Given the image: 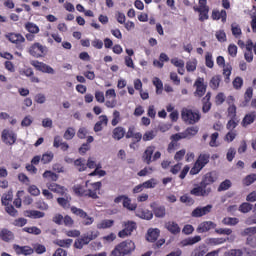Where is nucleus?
<instances>
[{
    "label": "nucleus",
    "mask_w": 256,
    "mask_h": 256,
    "mask_svg": "<svg viewBox=\"0 0 256 256\" xmlns=\"http://www.w3.org/2000/svg\"><path fill=\"white\" fill-rule=\"evenodd\" d=\"M125 137L126 139H131L129 147L135 151V149L139 147L138 143H141V139H143V134L141 132H137L135 126H130Z\"/></svg>",
    "instance_id": "6"
},
{
    "label": "nucleus",
    "mask_w": 256,
    "mask_h": 256,
    "mask_svg": "<svg viewBox=\"0 0 256 256\" xmlns=\"http://www.w3.org/2000/svg\"><path fill=\"white\" fill-rule=\"evenodd\" d=\"M22 231L29 233L30 235H41V230L37 226L24 227Z\"/></svg>",
    "instance_id": "48"
},
{
    "label": "nucleus",
    "mask_w": 256,
    "mask_h": 256,
    "mask_svg": "<svg viewBox=\"0 0 256 256\" xmlns=\"http://www.w3.org/2000/svg\"><path fill=\"white\" fill-rule=\"evenodd\" d=\"M121 122V113L118 110H115L113 112V119L111 121L112 127H117L119 123Z\"/></svg>",
    "instance_id": "51"
},
{
    "label": "nucleus",
    "mask_w": 256,
    "mask_h": 256,
    "mask_svg": "<svg viewBox=\"0 0 256 256\" xmlns=\"http://www.w3.org/2000/svg\"><path fill=\"white\" fill-rule=\"evenodd\" d=\"M25 29L26 31H28V33L37 35V33H39L40 29L39 26H37V24L33 23V22H27L25 24Z\"/></svg>",
    "instance_id": "38"
},
{
    "label": "nucleus",
    "mask_w": 256,
    "mask_h": 256,
    "mask_svg": "<svg viewBox=\"0 0 256 256\" xmlns=\"http://www.w3.org/2000/svg\"><path fill=\"white\" fill-rule=\"evenodd\" d=\"M6 39H8V41H10V43H13L14 45H16V47L19 49V45H21V43H25V37H23V35L19 34V33H8L5 35Z\"/></svg>",
    "instance_id": "13"
},
{
    "label": "nucleus",
    "mask_w": 256,
    "mask_h": 256,
    "mask_svg": "<svg viewBox=\"0 0 256 256\" xmlns=\"http://www.w3.org/2000/svg\"><path fill=\"white\" fill-rule=\"evenodd\" d=\"M40 157H41V163L43 165H49V163H51V161H53V159H55V154H53V152H51V151H48Z\"/></svg>",
    "instance_id": "36"
},
{
    "label": "nucleus",
    "mask_w": 256,
    "mask_h": 256,
    "mask_svg": "<svg viewBox=\"0 0 256 256\" xmlns=\"http://www.w3.org/2000/svg\"><path fill=\"white\" fill-rule=\"evenodd\" d=\"M226 256H243V250L232 249L226 254Z\"/></svg>",
    "instance_id": "64"
},
{
    "label": "nucleus",
    "mask_w": 256,
    "mask_h": 256,
    "mask_svg": "<svg viewBox=\"0 0 256 256\" xmlns=\"http://www.w3.org/2000/svg\"><path fill=\"white\" fill-rule=\"evenodd\" d=\"M134 229H137V223L133 221L124 222V229L119 231L118 237L125 239V237H129L133 233Z\"/></svg>",
    "instance_id": "12"
},
{
    "label": "nucleus",
    "mask_w": 256,
    "mask_h": 256,
    "mask_svg": "<svg viewBox=\"0 0 256 256\" xmlns=\"http://www.w3.org/2000/svg\"><path fill=\"white\" fill-rule=\"evenodd\" d=\"M153 153H155V146H148L143 154V162L146 163V165H151V162L153 161Z\"/></svg>",
    "instance_id": "20"
},
{
    "label": "nucleus",
    "mask_w": 256,
    "mask_h": 256,
    "mask_svg": "<svg viewBox=\"0 0 256 256\" xmlns=\"http://www.w3.org/2000/svg\"><path fill=\"white\" fill-rule=\"evenodd\" d=\"M205 65L209 69H213V67L215 65V62H213V55L209 52H207L206 56H205Z\"/></svg>",
    "instance_id": "53"
},
{
    "label": "nucleus",
    "mask_w": 256,
    "mask_h": 256,
    "mask_svg": "<svg viewBox=\"0 0 256 256\" xmlns=\"http://www.w3.org/2000/svg\"><path fill=\"white\" fill-rule=\"evenodd\" d=\"M242 235L245 237L247 235H256V226L248 227L243 230Z\"/></svg>",
    "instance_id": "62"
},
{
    "label": "nucleus",
    "mask_w": 256,
    "mask_h": 256,
    "mask_svg": "<svg viewBox=\"0 0 256 256\" xmlns=\"http://www.w3.org/2000/svg\"><path fill=\"white\" fill-rule=\"evenodd\" d=\"M30 65H32V67H35L37 71H41V73H48L49 75H55V69H53V67L43 62H39L38 60H32L30 62Z\"/></svg>",
    "instance_id": "11"
},
{
    "label": "nucleus",
    "mask_w": 256,
    "mask_h": 256,
    "mask_svg": "<svg viewBox=\"0 0 256 256\" xmlns=\"http://www.w3.org/2000/svg\"><path fill=\"white\" fill-rule=\"evenodd\" d=\"M213 21H219V19H221L222 23H227V11L225 10H217L214 9L212 11V15H211Z\"/></svg>",
    "instance_id": "21"
},
{
    "label": "nucleus",
    "mask_w": 256,
    "mask_h": 256,
    "mask_svg": "<svg viewBox=\"0 0 256 256\" xmlns=\"http://www.w3.org/2000/svg\"><path fill=\"white\" fill-rule=\"evenodd\" d=\"M199 133V127L197 126H191L188 127L184 132H182V137L184 139H191L192 137H195Z\"/></svg>",
    "instance_id": "26"
},
{
    "label": "nucleus",
    "mask_w": 256,
    "mask_h": 256,
    "mask_svg": "<svg viewBox=\"0 0 256 256\" xmlns=\"http://www.w3.org/2000/svg\"><path fill=\"white\" fill-rule=\"evenodd\" d=\"M125 135H127V132L125 131V128H123L122 126H118L114 128L112 131V137L116 141H121V139H123Z\"/></svg>",
    "instance_id": "25"
},
{
    "label": "nucleus",
    "mask_w": 256,
    "mask_h": 256,
    "mask_svg": "<svg viewBox=\"0 0 256 256\" xmlns=\"http://www.w3.org/2000/svg\"><path fill=\"white\" fill-rule=\"evenodd\" d=\"M13 249L16 253V255H33L34 250L31 248V246H20L18 244L13 245Z\"/></svg>",
    "instance_id": "16"
},
{
    "label": "nucleus",
    "mask_w": 256,
    "mask_h": 256,
    "mask_svg": "<svg viewBox=\"0 0 256 256\" xmlns=\"http://www.w3.org/2000/svg\"><path fill=\"white\" fill-rule=\"evenodd\" d=\"M231 31H232V35L236 39H239V37H241V35H243V32L241 31V27L238 24H232Z\"/></svg>",
    "instance_id": "49"
},
{
    "label": "nucleus",
    "mask_w": 256,
    "mask_h": 256,
    "mask_svg": "<svg viewBox=\"0 0 256 256\" xmlns=\"http://www.w3.org/2000/svg\"><path fill=\"white\" fill-rule=\"evenodd\" d=\"M207 253V246L205 244L197 246L190 254V256H205Z\"/></svg>",
    "instance_id": "33"
},
{
    "label": "nucleus",
    "mask_w": 256,
    "mask_h": 256,
    "mask_svg": "<svg viewBox=\"0 0 256 256\" xmlns=\"http://www.w3.org/2000/svg\"><path fill=\"white\" fill-rule=\"evenodd\" d=\"M215 36L217 41L220 43H225V41H227V34L225 33V30H218Z\"/></svg>",
    "instance_id": "55"
},
{
    "label": "nucleus",
    "mask_w": 256,
    "mask_h": 256,
    "mask_svg": "<svg viewBox=\"0 0 256 256\" xmlns=\"http://www.w3.org/2000/svg\"><path fill=\"white\" fill-rule=\"evenodd\" d=\"M122 205L124 209H127L128 211H137V203H131V198H129V196H126Z\"/></svg>",
    "instance_id": "37"
},
{
    "label": "nucleus",
    "mask_w": 256,
    "mask_h": 256,
    "mask_svg": "<svg viewBox=\"0 0 256 256\" xmlns=\"http://www.w3.org/2000/svg\"><path fill=\"white\" fill-rule=\"evenodd\" d=\"M219 85H221V76L220 75L213 76L210 80L211 89H213L214 91H217L219 89Z\"/></svg>",
    "instance_id": "39"
},
{
    "label": "nucleus",
    "mask_w": 256,
    "mask_h": 256,
    "mask_svg": "<svg viewBox=\"0 0 256 256\" xmlns=\"http://www.w3.org/2000/svg\"><path fill=\"white\" fill-rule=\"evenodd\" d=\"M2 141L6 145H15L17 141V134L5 129L2 131Z\"/></svg>",
    "instance_id": "15"
},
{
    "label": "nucleus",
    "mask_w": 256,
    "mask_h": 256,
    "mask_svg": "<svg viewBox=\"0 0 256 256\" xmlns=\"http://www.w3.org/2000/svg\"><path fill=\"white\" fill-rule=\"evenodd\" d=\"M2 205H9L13 202V191L9 190L6 194H3L2 198Z\"/></svg>",
    "instance_id": "41"
},
{
    "label": "nucleus",
    "mask_w": 256,
    "mask_h": 256,
    "mask_svg": "<svg viewBox=\"0 0 256 256\" xmlns=\"http://www.w3.org/2000/svg\"><path fill=\"white\" fill-rule=\"evenodd\" d=\"M57 203L58 205H60V207H63V209H69L70 207V203H69V200L68 199H65V198H57Z\"/></svg>",
    "instance_id": "59"
},
{
    "label": "nucleus",
    "mask_w": 256,
    "mask_h": 256,
    "mask_svg": "<svg viewBox=\"0 0 256 256\" xmlns=\"http://www.w3.org/2000/svg\"><path fill=\"white\" fill-rule=\"evenodd\" d=\"M240 213H249L250 211H253V204L248 203V202H243L240 206L239 209Z\"/></svg>",
    "instance_id": "47"
},
{
    "label": "nucleus",
    "mask_w": 256,
    "mask_h": 256,
    "mask_svg": "<svg viewBox=\"0 0 256 256\" xmlns=\"http://www.w3.org/2000/svg\"><path fill=\"white\" fill-rule=\"evenodd\" d=\"M211 159V154L209 153H201L196 162L194 163L193 167L190 169V175H199L203 168L206 165H209V161Z\"/></svg>",
    "instance_id": "4"
},
{
    "label": "nucleus",
    "mask_w": 256,
    "mask_h": 256,
    "mask_svg": "<svg viewBox=\"0 0 256 256\" xmlns=\"http://www.w3.org/2000/svg\"><path fill=\"white\" fill-rule=\"evenodd\" d=\"M199 6H194L193 9L196 13H199V21H207L209 19V6L207 0H199Z\"/></svg>",
    "instance_id": "8"
},
{
    "label": "nucleus",
    "mask_w": 256,
    "mask_h": 256,
    "mask_svg": "<svg viewBox=\"0 0 256 256\" xmlns=\"http://www.w3.org/2000/svg\"><path fill=\"white\" fill-rule=\"evenodd\" d=\"M136 217H139L140 219H146V221H151V219H153V212L151 210L138 208L136 210Z\"/></svg>",
    "instance_id": "23"
},
{
    "label": "nucleus",
    "mask_w": 256,
    "mask_h": 256,
    "mask_svg": "<svg viewBox=\"0 0 256 256\" xmlns=\"http://www.w3.org/2000/svg\"><path fill=\"white\" fill-rule=\"evenodd\" d=\"M115 224L113 220H103L100 224L97 225L98 229H109L112 225Z\"/></svg>",
    "instance_id": "52"
},
{
    "label": "nucleus",
    "mask_w": 256,
    "mask_h": 256,
    "mask_svg": "<svg viewBox=\"0 0 256 256\" xmlns=\"http://www.w3.org/2000/svg\"><path fill=\"white\" fill-rule=\"evenodd\" d=\"M0 239H2V241H5L6 243H9V241H13V239H15V235L13 234V232H11V230L4 228L0 232Z\"/></svg>",
    "instance_id": "28"
},
{
    "label": "nucleus",
    "mask_w": 256,
    "mask_h": 256,
    "mask_svg": "<svg viewBox=\"0 0 256 256\" xmlns=\"http://www.w3.org/2000/svg\"><path fill=\"white\" fill-rule=\"evenodd\" d=\"M194 87L196 88L194 96L199 97V99L207 93V84H205L204 78L198 77L194 83Z\"/></svg>",
    "instance_id": "10"
},
{
    "label": "nucleus",
    "mask_w": 256,
    "mask_h": 256,
    "mask_svg": "<svg viewBox=\"0 0 256 256\" xmlns=\"http://www.w3.org/2000/svg\"><path fill=\"white\" fill-rule=\"evenodd\" d=\"M217 227V224H215L212 221H204L199 224L196 231L197 233H207L208 231H211V229H215Z\"/></svg>",
    "instance_id": "17"
},
{
    "label": "nucleus",
    "mask_w": 256,
    "mask_h": 256,
    "mask_svg": "<svg viewBox=\"0 0 256 256\" xmlns=\"http://www.w3.org/2000/svg\"><path fill=\"white\" fill-rule=\"evenodd\" d=\"M253 215L245 220L246 225H256V203L254 205Z\"/></svg>",
    "instance_id": "58"
},
{
    "label": "nucleus",
    "mask_w": 256,
    "mask_h": 256,
    "mask_svg": "<svg viewBox=\"0 0 256 256\" xmlns=\"http://www.w3.org/2000/svg\"><path fill=\"white\" fill-rule=\"evenodd\" d=\"M26 223H27V219L17 218L12 222V225H14V227H25Z\"/></svg>",
    "instance_id": "60"
},
{
    "label": "nucleus",
    "mask_w": 256,
    "mask_h": 256,
    "mask_svg": "<svg viewBox=\"0 0 256 256\" xmlns=\"http://www.w3.org/2000/svg\"><path fill=\"white\" fill-rule=\"evenodd\" d=\"M25 216L30 219H43V217H45V212H41L39 210H27L25 212Z\"/></svg>",
    "instance_id": "30"
},
{
    "label": "nucleus",
    "mask_w": 256,
    "mask_h": 256,
    "mask_svg": "<svg viewBox=\"0 0 256 256\" xmlns=\"http://www.w3.org/2000/svg\"><path fill=\"white\" fill-rule=\"evenodd\" d=\"M74 166L80 173H83V171H87V163H85V159L78 158L74 160Z\"/></svg>",
    "instance_id": "35"
},
{
    "label": "nucleus",
    "mask_w": 256,
    "mask_h": 256,
    "mask_svg": "<svg viewBox=\"0 0 256 256\" xmlns=\"http://www.w3.org/2000/svg\"><path fill=\"white\" fill-rule=\"evenodd\" d=\"M211 92H207L205 97L202 98V112L209 113L211 111Z\"/></svg>",
    "instance_id": "22"
},
{
    "label": "nucleus",
    "mask_w": 256,
    "mask_h": 256,
    "mask_svg": "<svg viewBox=\"0 0 256 256\" xmlns=\"http://www.w3.org/2000/svg\"><path fill=\"white\" fill-rule=\"evenodd\" d=\"M135 251V242L132 240H126L116 245L112 250L110 256H125L131 255Z\"/></svg>",
    "instance_id": "3"
},
{
    "label": "nucleus",
    "mask_w": 256,
    "mask_h": 256,
    "mask_svg": "<svg viewBox=\"0 0 256 256\" xmlns=\"http://www.w3.org/2000/svg\"><path fill=\"white\" fill-rule=\"evenodd\" d=\"M231 180L226 179L224 180L218 187V191H227L229 189H231Z\"/></svg>",
    "instance_id": "56"
},
{
    "label": "nucleus",
    "mask_w": 256,
    "mask_h": 256,
    "mask_svg": "<svg viewBox=\"0 0 256 256\" xmlns=\"http://www.w3.org/2000/svg\"><path fill=\"white\" fill-rule=\"evenodd\" d=\"M256 181V174L252 173L250 175H247L243 180L242 183L245 185V187H249V185H253Z\"/></svg>",
    "instance_id": "43"
},
{
    "label": "nucleus",
    "mask_w": 256,
    "mask_h": 256,
    "mask_svg": "<svg viewBox=\"0 0 256 256\" xmlns=\"http://www.w3.org/2000/svg\"><path fill=\"white\" fill-rule=\"evenodd\" d=\"M199 241H201V236L197 235L182 240L181 244L183 245V247H187L189 245H195L196 243H199Z\"/></svg>",
    "instance_id": "34"
},
{
    "label": "nucleus",
    "mask_w": 256,
    "mask_h": 256,
    "mask_svg": "<svg viewBox=\"0 0 256 256\" xmlns=\"http://www.w3.org/2000/svg\"><path fill=\"white\" fill-rule=\"evenodd\" d=\"M222 223L224 225H237V223H239V219L238 218H224L222 220Z\"/></svg>",
    "instance_id": "61"
},
{
    "label": "nucleus",
    "mask_w": 256,
    "mask_h": 256,
    "mask_svg": "<svg viewBox=\"0 0 256 256\" xmlns=\"http://www.w3.org/2000/svg\"><path fill=\"white\" fill-rule=\"evenodd\" d=\"M71 213H73V215H76V217H80V219H82V223L83 225L89 226V225H93V223L95 222V218L90 217L87 212H85V210L81 209V208H77L75 206H72L70 208Z\"/></svg>",
    "instance_id": "7"
},
{
    "label": "nucleus",
    "mask_w": 256,
    "mask_h": 256,
    "mask_svg": "<svg viewBox=\"0 0 256 256\" xmlns=\"http://www.w3.org/2000/svg\"><path fill=\"white\" fill-rule=\"evenodd\" d=\"M160 234H161V230H159L158 228H156V229L150 228L147 231L146 240L149 243H155V241H157V239H159Z\"/></svg>",
    "instance_id": "18"
},
{
    "label": "nucleus",
    "mask_w": 256,
    "mask_h": 256,
    "mask_svg": "<svg viewBox=\"0 0 256 256\" xmlns=\"http://www.w3.org/2000/svg\"><path fill=\"white\" fill-rule=\"evenodd\" d=\"M47 187L49 191H52L53 193H57L58 195H65V187L57 183H48Z\"/></svg>",
    "instance_id": "27"
},
{
    "label": "nucleus",
    "mask_w": 256,
    "mask_h": 256,
    "mask_svg": "<svg viewBox=\"0 0 256 256\" xmlns=\"http://www.w3.org/2000/svg\"><path fill=\"white\" fill-rule=\"evenodd\" d=\"M144 189H155L157 187V180L155 178H151L142 183Z\"/></svg>",
    "instance_id": "50"
},
{
    "label": "nucleus",
    "mask_w": 256,
    "mask_h": 256,
    "mask_svg": "<svg viewBox=\"0 0 256 256\" xmlns=\"http://www.w3.org/2000/svg\"><path fill=\"white\" fill-rule=\"evenodd\" d=\"M256 119V113L251 112L249 114H246L242 120V126L243 127H248V125H251L252 123H255Z\"/></svg>",
    "instance_id": "31"
},
{
    "label": "nucleus",
    "mask_w": 256,
    "mask_h": 256,
    "mask_svg": "<svg viewBox=\"0 0 256 256\" xmlns=\"http://www.w3.org/2000/svg\"><path fill=\"white\" fill-rule=\"evenodd\" d=\"M91 188L86 190L85 187L78 185L74 187V193L78 195V197H90V199H99V193L101 191V187L103 184L101 182L91 183Z\"/></svg>",
    "instance_id": "2"
},
{
    "label": "nucleus",
    "mask_w": 256,
    "mask_h": 256,
    "mask_svg": "<svg viewBox=\"0 0 256 256\" xmlns=\"http://www.w3.org/2000/svg\"><path fill=\"white\" fill-rule=\"evenodd\" d=\"M253 99V87H248L244 93V101L241 103V107H247Z\"/></svg>",
    "instance_id": "29"
},
{
    "label": "nucleus",
    "mask_w": 256,
    "mask_h": 256,
    "mask_svg": "<svg viewBox=\"0 0 256 256\" xmlns=\"http://www.w3.org/2000/svg\"><path fill=\"white\" fill-rule=\"evenodd\" d=\"M228 54L231 56V57H237V45L235 44H230L228 46Z\"/></svg>",
    "instance_id": "63"
},
{
    "label": "nucleus",
    "mask_w": 256,
    "mask_h": 256,
    "mask_svg": "<svg viewBox=\"0 0 256 256\" xmlns=\"http://www.w3.org/2000/svg\"><path fill=\"white\" fill-rule=\"evenodd\" d=\"M76 135V132H75V128L73 127H68L66 129V131L64 132V135H63V138L66 140V141H71V139H73Z\"/></svg>",
    "instance_id": "44"
},
{
    "label": "nucleus",
    "mask_w": 256,
    "mask_h": 256,
    "mask_svg": "<svg viewBox=\"0 0 256 256\" xmlns=\"http://www.w3.org/2000/svg\"><path fill=\"white\" fill-rule=\"evenodd\" d=\"M217 179H219V173L217 171L213 170L210 172H207L200 182V185L197 187H194L190 194L194 195L195 197H209L211 195V187L209 185H213V183L217 182Z\"/></svg>",
    "instance_id": "1"
},
{
    "label": "nucleus",
    "mask_w": 256,
    "mask_h": 256,
    "mask_svg": "<svg viewBox=\"0 0 256 256\" xmlns=\"http://www.w3.org/2000/svg\"><path fill=\"white\" fill-rule=\"evenodd\" d=\"M73 244V239H59L56 241V245H58V247H64L66 249H69V247H71V245Z\"/></svg>",
    "instance_id": "45"
},
{
    "label": "nucleus",
    "mask_w": 256,
    "mask_h": 256,
    "mask_svg": "<svg viewBox=\"0 0 256 256\" xmlns=\"http://www.w3.org/2000/svg\"><path fill=\"white\" fill-rule=\"evenodd\" d=\"M29 53L32 57L39 59L40 57H45V55H47V47L43 46L39 42H36L30 46Z\"/></svg>",
    "instance_id": "9"
},
{
    "label": "nucleus",
    "mask_w": 256,
    "mask_h": 256,
    "mask_svg": "<svg viewBox=\"0 0 256 256\" xmlns=\"http://www.w3.org/2000/svg\"><path fill=\"white\" fill-rule=\"evenodd\" d=\"M231 71H233V67H231V65L227 64L226 66H223V75L226 83L231 81Z\"/></svg>",
    "instance_id": "46"
},
{
    "label": "nucleus",
    "mask_w": 256,
    "mask_h": 256,
    "mask_svg": "<svg viewBox=\"0 0 256 256\" xmlns=\"http://www.w3.org/2000/svg\"><path fill=\"white\" fill-rule=\"evenodd\" d=\"M211 209H213V205L211 204H208L204 207H197L192 211L191 217L199 218L205 215H209V213H211Z\"/></svg>",
    "instance_id": "14"
},
{
    "label": "nucleus",
    "mask_w": 256,
    "mask_h": 256,
    "mask_svg": "<svg viewBox=\"0 0 256 256\" xmlns=\"http://www.w3.org/2000/svg\"><path fill=\"white\" fill-rule=\"evenodd\" d=\"M181 117L187 125H195V123L201 121V113H199V111H193L187 108L182 109Z\"/></svg>",
    "instance_id": "5"
},
{
    "label": "nucleus",
    "mask_w": 256,
    "mask_h": 256,
    "mask_svg": "<svg viewBox=\"0 0 256 256\" xmlns=\"http://www.w3.org/2000/svg\"><path fill=\"white\" fill-rule=\"evenodd\" d=\"M155 137H157V130H148L143 134L142 140L144 142L153 141Z\"/></svg>",
    "instance_id": "40"
},
{
    "label": "nucleus",
    "mask_w": 256,
    "mask_h": 256,
    "mask_svg": "<svg viewBox=\"0 0 256 256\" xmlns=\"http://www.w3.org/2000/svg\"><path fill=\"white\" fill-rule=\"evenodd\" d=\"M155 203L151 204L150 207L155 215V217H157L158 219H163V217H165V215H167V212L165 210V206H154Z\"/></svg>",
    "instance_id": "24"
},
{
    "label": "nucleus",
    "mask_w": 256,
    "mask_h": 256,
    "mask_svg": "<svg viewBox=\"0 0 256 256\" xmlns=\"http://www.w3.org/2000/svg\"><path fill=\"white\" fill-rule=\"evenodd\" d=\"M172 142L168 145V153H171L173 149H175V145H177V141H181L183 138V133L174 134L171 136Z\"/></svg>",
    "instance_id": "32"
},
{
    "label": "nucleus",
    "mask_w": 256,
    "mask_h": 256,
    "mask_svg": "<svg viewBox=\"0 0 256 256\" xmlns=\"http://www.w3.org/2000/svg\"><path fill=\"white\" fill-rule=\"evenodd\" d=\"M233 88L236 89V91H239L243 87V78L240 76L234 78L232 82Z\"/></svg>",
    "instance_id": "54"
},
{
    "label": "nucleus",
    "mask_w": 256,
    "mask_h": 256,
    "mask_svg": "<svg viewBox=\"0 0 256 256\" xmlns=\"http://www.w3.org/2000/svg\"><path fill=\"white\" fill-rule=\"evenodd\" d=\"M42 177L44 179H48L49 181H57L59 179V175H57L55 172L51 171V170H46Z\"/></svg>",
    "instance_id": "42"
},
{
    "label": "nucleus",
    "mask_w": 256,
    "mask_h": 256,
    "mask_svg": "<svg viewBox=\"0 0 256 256\" xmlns=\"http://www.w3.org/2000/svg\"><path fill=\"white\" fill-rule=\"evenodd\" d=\"M165 228L172 235H179V233H181V227H179V224H177V222H175V221L166 222L165 223Z\"/></svg>",
    "instance_id": "19"
},
{
    "label": "nucleus",
    "mask_w": 256,
    "mask_h": 256,
    "mask_svg": "<svg viewBox=\"0 0 256 256\" xmlns=\"http://www.w3.org/2000/svg\"><path fill=\"white\" fill-rule=\"evenodd\" d=\"M6 213L10 215L11 217H17V209L11 204L4 205Z\"/></svg>",
    "instance_id": "57"
}]
</instances>
